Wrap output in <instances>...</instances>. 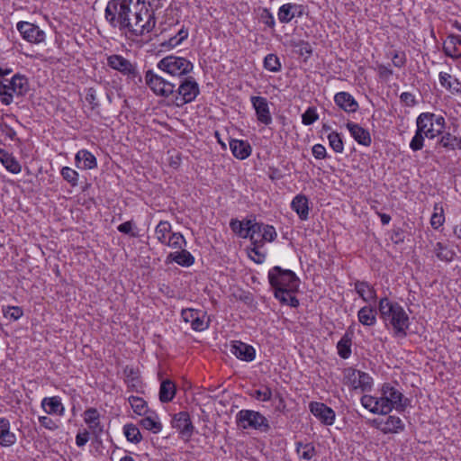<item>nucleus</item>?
<instances>
[{"label":"nucleus","mask_w":461,"mask_h":461,"mask_svg":"<svg viewBox=\"0 0 461 461\" xmlns=\"http://www.w3.org/2000/svg\"><path fill=\"white\" fill-rule=\"evenodd\" d=\"M120 3V29H128L131 35L139 36L149 32L155 27L153 11L141 0H117Z\"/></svg>","instance_id":"1"},{"label":"nucleus","mask_w":461,"mask_h":461,"mask_svg":"<svg viewBox=\"0 0 461 461\" xmlns=\"http://www.w3.org/2000/svg\"><path fill=\"white\" fill-rule=\"evenodd\" d=\"M378 312L385 327L393 328L394 336L406 337L410 319L401 304L390 301L387 297H383L378 303Z\"/></svg>","instance_id":"2"},{"label":"nucleus","mask_w":461,"mask_h":461,"mask_svg":"<svg viewBox=\"0 0 461 461\" xmlns=\"http://www.w3.org/2000/svg\"><path fill=\"white\" fill-rule=\"evenodd\" d=\"M268 281L275 291H276V288L297 291L300 284V280L294 272L289 269H283L278 266L269 270Z\"/></svg>","instance_id":"3"},{"label":"nucleus","mask_w":461,"mask_h":461,"mask_svg":"<svg viewBox=\"0 0 461 461\" xmlns=\"http://www.w3.org/2000/svg\"><path fill=\"white\" fill-rule=\"evenodd\" d=\"M236 421L242 429H254L267 433L270 429L268 420L259 411L241 410L236 415Z\"/></svg>","instance_id":"4"},{"label":"nucleus","mask_w":461,"mask_h":461,"mask_svg":"<svg viewBox=\"0 0 461 461\" xmlns=\"http://www.w3.org/2000/svg\"><path fill=\"white\" fill-rule=\"evenodd\" d=\"M199 94V86L193 77H187L181 80L177 89L172 96L173 104L177 107H182L185 104L193 102Z\"/></svg>","instance_id":"5"},{"label":"nucleus","mask_w":461,"mask_h":461,"mask_svg":"<svg viewBox=\"0 0 461 461\" xmlns=\"http://www.w3.org/2000/svg\"><path fill=\"white\" fill-rule=\"evenodd\" d=\"M158 68L171 76L181 77L191 72L194 65L185 58L170 55L159 60Z\"/></svg>","instance_id":"6"},{"label":"nucleus","mask_w":461,"mask_h":461,"mask_svg":"<svg viewBox=\"0 0 461 461\" xmlns=\"http://www.w3.org/2000/svg\"><path fill=\"white\" fill-rule=\"evenodd\" d=\"M146 84L157 95L169 97L175 93L176 85L155 74L152 70H148L145 75Z\"/></svg>","instance_id":"7"},{"label":"nucleus","mask_w":461,"mask_h":461,"mask_svg":"<svg viewBox=\"0 0 461 461\" xmlns=\"http://www.w3.org/2000/svg\"><path fill=\"white\" fill-rule=\"evenodd\" d=\"M171 426L176 429L179 437L185 442H188L194 432V426L187 411H180L172 416Z\"/></svg>","instance_id":"8"},{"label":"nucleus","mask_w":461,"mask_h":461,"mask_svg":"<svg viewBox=\"0 0 461 461\" xmlns=\"http://www.w3.org/2000/svg\"><path fill=\"white\" fill-rule=\"evenodd\" d=\"M345 383L354 390L368 391L372 387V377L362 371L348 367L344 371Z\"/></svg>","instance_id":"9"},{"label":"nucleus","mask_w":461,"mask_h":461,"mask_svg":"<svg viewBox=\"0 0 461 461\" xmlns=\"http://www.w3.org/2000/svg\"><path fill=\"white\" fill-rule=\"evenodd\" d=\"M248 238L251 240L252 245L264 246L266 242H272L276 240V231L272 225L259 222L252 226Z\"/></svg>","instance_id":"10"},{"label":"nucleus","mask_w":461,"mask_h":461,"mask_svg":"<svg viewBox=\"0 0 461 461\" xmlns=\"http://www.w3.org/2000/svg\"><path fill=\"white\" fill-rule=\"evenodd\" d=\"M16 28L22 37L31 43H41L44 41L45 32L33 23L21 21L16 24Z\"/></svg>","instance_id":"11"},{"label":"nucleus","mask_w":461,"mask_h":461,"mask_svg":"<svg viewBox=\"0 0 461 461\" xmlns=\"http://www.w3.org/2000/svg\"><path fill=\"white\" fill-rule=\"evenodd\" d=\"M383 395H386L393 408L397 411H404L408 406L409 400L404 398L403 394L390 384H384L382 387Z\"/></svg>","instance_id":"12"},{"label":"nucleus","mask_w":461,"mask_h":461,"mask_svg":"<svg viewBox=\"0 0 461 461\" xmlns=\"http://www.w3.org/2000/svg\"><path fill=\"white\" fill-rule=\"evenodd\" d=\"M250 103L255 109L258 121L265 125L271 124L272 115L267 98L262 96H251Z\"/></svg>","instance_id":"13"},{"label":"nucleus","mask_w":461,"mask_h":461,"mask_svg":"<svg viewBox=\"0 0 461 461\" xmlns=\"http://www.w3.org/2000/svg\"><path fill=\"white\" fill-rule=\"evenodd\" d=\"M310 411L324 425H332L335 420V411L323 402H312L309 404Z\"/></svg>","instance_id":"14"},{"label":"nucleus","mask_w":461,"mask_h":461,"mask_svg":"<svg viewBox=\"0 0 461 461\" xmlns=\"http://www.w3.org/2000/svg\"><path fill=\"white\" fill-rule=\"evenodd\" d=\"M204 312L195 309L182 310L181 316L185 322H189L195 331H202L208 328V324L204 321Z\"/></svg>","instance_id":"15"},{"label":"nucleus","mask_w":461,"mask_h":461,"mask_svg":"<svg viewBox=\"0 0 461 461\" xmlns=\"http://www.w3.org/2000/svg\"><path fill=\"white\" fill-rule=\"evenodd\" d=\"M373 425L384 434L398 433L404 429L402 420L396 416H389L385 420L375 419Z\"/></svg>","instance_id":"16"},{"label":"nucleus","mask_w":461,"mask_h":461,"mask_svg":"<svg viewBox=\"0 0 461 461\" xmlns=\"http://www.w3.org/2000/svg\"><path fill=\"white\" fill-rule=\"evenodd\" d=\"M230 352L239 359L251 362L256 357L255 348L241 341H233L230 346Z\"/></svg>","instance_id":"17"},{"label":"nucleus","mask_w":461,"mask_h":461,"mask_svg":"<svg viewBox=\"0 0 461 461\" xmlns=\"http://www.w3.org/2000/svg\"><path fill=\"white\" fill-rule=\"evenodd\" d=\"M431 120V113H422L416 120L417 128L429 139H433L439 135L438 130L435 128L434 122Z\"/></svg>","instance_id":"18"},{"label":"nucleus","mask_w":461,"mask_h":461,"mask_svg":"<svg viewBox=\"0 0 461 461\" xmlns=\"http://www.w3.org/2000/svg\"><path fill=\"white\" fill-rule=\"evenodd\" d=\"M124 383L130 391L136 393L142 392L143 384L140 375L139 368L133 366H126L123 371Z\"/></svg>","instance_id":"19"},{"label":"nucleus","mask_w":461,"mask_h":461,"mask_svg":"<svg viewBox=\"0 0 461 461\" xmlns=\"http://www.w3.org/2000/svg\"><path fill=\"white\" fill-rule=\"evenodd\" d=\"M443 51L453 59L461 58V36L450 34L443 42Z\"/></svg>","instance_id":"20"},{"label":"nucleus","mask_w":461,"mask_h":461,"mask_svg":"<svg viewBox=\"0 0 461 461\" xmlns=\"http://www.w3.org/2000/svg\"><path fill=\"white\" fill-rule=\"evenodd\" d=\"M335 104L346 113H355L359 105L356 99L348 92H339L334 96Z\"/></svg>","instance_id":"21"},{"label":"nucleus","mask_w":461,"mask_h":461,"mask_svg":"<svg viewBox=\"0 0 461 461\" xmlns=\"http://www.w3.org/2000/svg\"><path fill=\"white\" fill-rule=\"evenodd\" d=\"M347 128L349 131L353 139L360 145L370 146L372 140L370 133L367 130L354 122H348Z\"/></svg>","instance_id":"22"},{"label":"nucleus","mask_w":461,"mask_h":461,"mask_svg":"<svg viewBox=\"0 0 461 461\" xmlns=\"http://www.w3.org/2000/svg\"><path fill=\"white\" fill-rule=\"evenodd\" d=\"M303 14L302 5L295 4H285L278 10V20L283 23H287L295 16Z\"/></svg>","instance_id":"23"},{"label":"nucleus","mask_w":461,"mask_h":461,"mask_svg":"<svg viewBox=\"0 0 461 461\" xmlns=\"http://www.w3.org/2000/svg\"><path fill=\"white\" fill-rule=\"evenodd\" d=\"M378 307L366 305L359 309L357 312L358 321L367 327L374 326L376 323Z\"/></svg>","instance_id":"24"},{"label":"nucleus","mask_w":461,"mask_h":461,"mask_svg":"<svg viewBox=\"0 0 461 461\" xmlns=\"http://www.w3.org/2000/svg\"><path fill=\"white\" fill-rule=\"evenodd\" d=\"M230 149L235 158L245 159L251 154L252 148L247 140L232 139L230 141Z\"/></svg>","instance_id":"25"},{"label":"nucleus","mask_w":461,"mask_h":461,"mask_svg":"<svg viewBox=\"0 0 461 461\" xmlns=\"http://www.w3.org/2000/svg\"><path fill=\"white\" fill-rule=\"evenodd\" d=\"M117 72L126 76L128 79L134 80L139 77V72L135 63L131 62L129 59L117 55Z\"/></svg>","instance_id":"26"},{"label":"nucleus","mask_w":461,"mask_h":461,"mask_svg":"<svg viewBox=\"0 0 461 461\" xmlns=\"http://www.w3.org/2000/svg\"><path fill=\"white\" fill-rule=\"evenodd\" d=\"M167 263L176 262L181 267H191L194 263V258L193 255L185 249L180 251L171 252L167 255Z\"/></svg>","instance_id":"27"},{"label":"nucleus","mask_w":461,"mask_h":461,"mask_svg":"<svg viewBox=\"0 0 461 461\" xmlns=\"http://www.w3.org/2000/svg\"><path fill=\"white\" fill-rule=\"evenodd\" d=\"M13 95L23 96L29 90L28 79L20 74H15L8 82Z\"/></svg>","instance_id":"28"},{"label":"nucleus","mask_w":461,"mask_h":461,"mask_svg":"<svg viewBox=\"0 0 461 461\" xmlns=\"http://www.w3.org/2000/svg\"><path fill=\"white\" fill-rule=\"evenodd\" d=\"M291 207L302 221H306L308 219L309 203L305 195H296L291 203Z\"/></svg>","instance_id":"29"},{"label":"nucleus","mask_w":461,"mask_h":461,"mask_svg":"<svg viewBox=\"0 0 461 461\" xmlns=\"http://www.w3.org/2000/svg\"><path fill=\"white\" fill-rule=\"evenodd\" d=\"M76 163L77 167L81 169H92L96 167L95 156L86 149H81L77 153Z\"/></svg>","instance_id":"30"},{"label":"nucleus","mask_w":461,"mask_h":461,"mask_svg":"<svg viewBox=\"0 0 461 461\" xmlns=\"http://www.w3.org/2000/svg\"><path fill=\"white\" fill-rule=\"evenodd\" d=\"M176 393V386L175 383L169 379H165L160 384L159 388V401L167 403L171 402Z\"/></svg>","instance_id":"31"},{"label":"nucleus","mask_w":461,"mask_h":461,"mask_svg":"<svg viewBox=\"0 0 461 461\" xmlns=\"http://www.w3.org/2000/svg\"><path fill=\"white\" fill-rule=\"evenodd\" d=\"M0 161L3 166L13 174H19L22 170V167L18 160L13 156V154L6 150L0 149Z\"/></svg>","instance_id":"32"},{"label":"nucleus","mask_w":461,"mask_h":461,"mask_svg":"<svg viewBox=\"0 0 461 461\" xmlns=\"http://www.w3.org/2000/svg\"><path fill=\"white\" fill-rule=\"evenodd\" d=\"M355 290L363 301L366 303L375 301L376 299L375 290L367 282L357 281L355 283Z\"/></svg>","instance_id":"33"},{"label":"nucleus","mask_w":461,"mask_h":461,"mask_svg":"<svg viewBox=\"0 0 461 461\" xmlns=\"http://www.w3.org/2000/svg\"><path fill=\"white\" fill-rule=\"evenodd\" d=\"M41 406L48 414L62 415L64 412V407L61 401L57 396L44 398L41 402Z\"/></svg>","instance_id":"34"},{"label":"nucleus","mask_w":461,"mask_h":461,"mask_svg":"<svg viewBox=\"0 0 461 461\" xmlns=\"http://www.w3.org/2000/svg\"><path fill=\"white\" fill-rule=\"evenodd\" d=\"M434 252L436 257L445 262H450L454 259L456 253L453 249H449L447 245L437 242L434 246Z\"/></svg>","instance_id":"35"},{"label":"nucleus","mask_w":461,"mask_h":461,"mask_svg":"<svg viewBox=\"0 0 461 461\" xmlns=\"http://www.w3.org/2000/svg\"><path fill=\"white\" fill-rule=\"evenodd\" d=\"M351 344L352 339L351 337L346 333L340 340L337 344V349L339 356L343 358L347 359L351 355Z\"/></svg>","instance_id":"36"},{"label":"nucleus","mask_w":461,"mask_h":461,"mask_svg":"<svg viewBox=\"0 0 461 461\" xmlns=\"http://www.w3.org/2000/svg\"><path fill=\"white\" fill-rule=\"evenodd\" d=\"M155 234L160 243L166 244L171 234V224L167 221H159L155 229Z\"/></svg>","instance_id":"37"},{"label":"nucleus","mask_w":461,"mask_h":461,"mask_svg":"<svg viewBox=\"0 0 461 461\" xmlns=\"http://www.w3.org/2000/svg\"><path fill=\"white\" fill-rule=\"evenodd\" d=\"M123 434L128 441L138 444L141 441L142 436L139 428L134 424H126L123 427Z\"/></svg>","instance_id":"38"},{"label":"nucleus","mask_w":461,"mask_h":461,"mask_svg":"<svg viewBox=\"0 0 461 461\" xmlns=\"http://www.w3.org/2000/svg\"><path fill=\"white\" fill-rule=\"evenodd\" d=\"M128 401L136 414L142 416L148 413L149 409L147 402L142 398L137 396H130Z\"/></svg>","instance_id":"39"},{"label":"nucleus","mask_w":461,"mask_h":461,"mask_svg":"<svg viewBox=\"0 0 461 461\" xmlns=\"http://www.w3.org/2000/svg\"><path fill=\"white\" fill-rule=\"evenodd\" d=\"M296 452L304 460H311L316 455L315 447L312 443L297 442Z\"/></svg>","instance_id":"40"},{"label":"nucleus","mask_w":461,"mask_h":461,"mask_svg":"<svg viewBox=\"0 0 461 461\" xmlns=\"http://www.w3.org/2000/svg\"><path fill=\"white\" fill-rule=\"evenodd\" d=\"M7 79H0V102L5 105H9L13 103V94L10 92Z\"/></svg>","instance_id":"41"},{"label":"nucleus","mask_w":461,"mask_h":461,"mask_svg":"<svg viewBox=\"0 0 461 461\" xmlns=\"http://www.w3.org/2000/svg\"><path fill=\"white\" fill-rule=\"evenodd\" d=\"M140 425L144 429L150 430L153 433L160 432L163 428L161 422L159 420H158V419H155L151 416H147V417L143 418L140 420Z\"/></svg>","instance_id":"42"},{"label":"nucleus","mask_w":461,"mask_h":461,"mask_svg":"<svg viewBox=\"0 0 461 461\" xmlns=\"http://www.w3.org/2000/svg\"><path fill=\"white\" fill-rule=\"evenodd\" d=\"M165 245H167L173 249H182L186 246V241L180 232H173L168 236Z\"/></svg>","instance_id":"43"},{"label":"nucleus","mask_w":461,"mask_h":461,"mask_svg":"<svg viewBox=\"0 0 461 461\" xmlns=\"http://www.w3.org/2000/svg\"><path fill=\"white\" fill-rule=\"evenodd\" d=\"M291 45L295 48V52L298 55L304 57L305 59H307L312 53V48L307 41H293Z\"/></svg>","instance_id":"44"},{"label":"nucleus","mask_w":461,"mask_h":461,"mask_svg":"<svg viewBox=\"0 0 461 461\" xmlns=\"http://www.w3.org/2000/svg\"><path fill=\"white\" fill-rule=\"evenodd\" d=\"M117 230L131 238L139 236L138 227L133 221H127L120 224L117 226Z\"/></svg>","instance_id":"45"},{"label":"nucleus","mask_w":461,"mask_h":461,"mask_svg":"<svg viewBox=\"0 0 461 461\" xmlns=\"http://www.w3.org/2000/svg\"><path fill=\"white\" fill-rule=\"evenodd\" d=\"M264 68L271 72H278L281 69L279 58L275 54H268L264 59Z\"/></svg>","instance_id":"46"},{"label":"nucleus","mask_w":461,"mask_h":461,"mask_svg":"<svg viewBox=\"0 0 461 461\" xmlns=\"http://www.w3.org/2000/svg\"><path fill=\"white\" fill-rule=\"evenodd\" d=\"M328 140L330 147L336 152V153H342L344 150V144L342 141V139L340 135L336 132L332 131L328 135Z\"/></svg>","instance_id":"47"},{"label":"nucleus","mask_w":461,"mask_h":461,"mask_svg":"<svg viewBox=\"0 0 461 461\" xmlns=\"http://www.w3.org/2000/svg\"><path fill=\"white\" fill-rule=\"evenodd\" d=\"M85 422L90 429H95L99 426V413L97 410L90 408L84 412Z\"/></svg>","instance_id":"48"},{"label":"nucleus","mask_w":461,"mask_h":461,"mask_svg":"<svg viewBox=\"0 0 461 461\" xmlns=\"http://www.w3.org/2000/svg\"><path fill=\"white\" fill-rule=\"evenodd\" d=\"M439 145L447 149L454 150L456 148H457L458 138L453 136L449 132H446L439 140Z\"/></svg>","instance_id":"49"},{"label":"nucleus","mask_w":461,"mask_h":461,"mask_svg":"<svg viewBox=\"0 0 461 461\" xmlns=\"http://www.w3.org/2000/svg\"><path fill=\"white\" fill-rule=\"evenodd\" d=\"M377 403L378 414L386 415L393 409L392 403H390L388 400V397H386V395H383V393H381V396L377 398Z\"/></svg>","instance_id":"50"},{"label":"nucleus","mask_w":461,"mask_h":461,"mask_svg":"<svg viewBox=\"0 0 461 461\" xmlns=\"http://www.w3.org/2000/svg\"><path fill=\"white\" fill-rule=\"evenodd\" d=\"M252 397L258 401L267 402L272 400L273 393L269 387L264 386L261 389L255 390L252 393H250Z\"/></svg>","instance_id":"51"},{"label":"nucleus","mask_w":461,"mask_h":461,"mask_svg":"<svg viewBox=\"0 0 461 461\" xmlns=\"http://www.w3.org/2000/svg\"><path fill=\"white\" fill-rule=\"evenodd\" d=\"M426 136L421 132V131H420L417 128V130L415 131V135L413 136V138L411 139V140L410 142V148L413 151L420 150L424 146V138Z\"/></svg>","instance_id":"52"},{"label":"nucleus","mask_w":461,"mask_h":461,"mask_svg":"<svg viewBox=\"0 0 461 461\" xmlns=\"http://www.w3.org/2000/svg\"><path fill=\"white\" fill-rule=\"evenodd\" d=\"M16 442V436L14 433L10 431V429L5 431L0 432V446L1 447H11Z\"/></svg>","instance_id":"53"},{"label":"nucleus","mask_w":461,"mask_h":461,"mask_svg":"<svg viewBox=\"0 0 461 461\" xmlns=\"http://www.w3.org/2000/svg\"><path fill=\"white\" fill-rule=\"evenodd\" d=\"M445 221L443 209L442 207H438L437 205L434 208V212L430 218V224L434 229H438L442 226Z\"/></svg>","instance_id":"54"},{"label":"nucleus","mask_w":461,"mask_h":461,"mask_svg":"<svg viewBox=\"0 0 461 461\" xmlns=\"http://www.w3.org/2000/svg\"><path fill=\"white\" fill-rule=\"evenodd\" d=\"M362 405L371 412L378 414L377 398L371 395H364L361 397Z\"/></svg>","instance_id":"55"},{"label":"nucleus","mask_w":461,"mask_h":461,"mask_svg":"<svg viewBox=\"0 0 461 461\" xmlns=\"http://www.w3.org/2000/svg\"><path fill=\"white\" fill-rule=\"evenodd\" d=\"M61 175L66 181H68L69 184H71L72 186L77 185L78 174L76 170H74L68 167H64L61 169Z\"/></svg>","instance_id":"56"},{"label":"nucleus","mask_w":461,"mask_h":461,"mask_svg":"<svg viewBox=\"0 0 461 461\" xmlns=\"http://www.w3.org/2000/svg\"><path fill=\"white\" fill-rule=\"evenodd\" d=\"M319 119V115L314 107H309L302 115V122L304 125H312Z\"/></svg>","instance_id":"57"},{"label":"nucleus","mask_w":461,"mask_h":461,"mask_svg":"<svg viewBox=\"0 0 461 461\" xmlns=\"http://www.w3.org/2000/svg\"><path fill=\"white\" fill-rule=\"evenodd\" d=\"M3 312L5 317H8L14 321H17L23 314V309L18 306H8L6 309H4Z\"/></svg>","instance_id":"58"},{"label":"nucleus","mask_w":461,"mask_h":461,"mask_svg":"<svg viewBox=\"0 0 461 461\" xmlns=\"http://www.w3.org/2000/svg\"><path fill=\"white\" fill-rule=\"evenodd\" d=\"M261 247L262 246L253 245V248L250 249L249 252V258L258 264L263 263L266 258V255L259 251Z\"/></svg>","instance_id":"59"},{"label":"nucleus","mask_w":461,"mask_h":461,"mask_svg":"<svg viewBox=\"0 0 461 461\" xmlns=\"http://www.w3.org/2000/svg\"><path fill=\"white\" fill-rule=\"evenodd\" d=\"M0 131L11 140H19V139L16 138V131L3 121H0Z\"/></svg>","instance_id":"60"},{"label":"nucleus","mask_w":461,"mask_h":461,"mask_svg":"<svg viewBox=\"0 0 461 461\" xmlns=\"http://www.w3.org/2000/svg\"><path fill=\"white\" fill-rule=\"evenodd\" d=\"M272 399L276 402L275 410L276 411L285 413L287 411L285 398L279 392H276Z\"/></svg>","instance_id":"61"},{"label":"nucleus","mask_w":461,"mask_h":461,"mask_svg":"<svg viewBox=\"0 0 461 461\" xmlns=\"http://www.w3.org/2000/svg\"><path fill=\"white\" fill-rule=\"evenodd\" d=\"M392 61L396 68H402L406 63V56L403 52L394 51L392 56Z\"/></svg>","instance_id":"62"},{"label":"nucleus","mask_w":461,"mask_h":461,"mask_svg":"<svg viewBox=\"0 0 461 461\" xmlns=\"http://www.w3.org/2000/svg\"><path fill=\"white\" fill-rule=\"evenodd\" d=\"M296 291H290L281 288H276V291H275V297L280 301L281 303L285 304L288 299V296L291 295V294H294Z\"/></svg>","instance_id":"63"},{"label":"nucleus","mask_w":461,"mask_h":461,"mask_svg":"<svg viewBox=\"0 0 461 461\" xmlns=\"http://www.w3.org/2000/svg\"><path fill=\"white\" fill-rule=\"evenodd\" d=\"M312 155L316 159H323L327 157V151L323 145L315 144L312 149Z\"/></svg>","instance_id":"64"}]
</instances>
